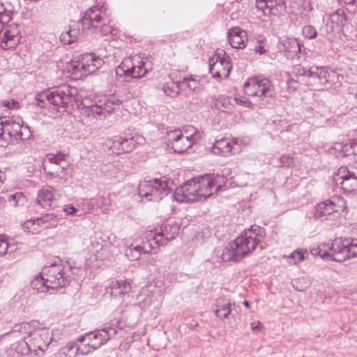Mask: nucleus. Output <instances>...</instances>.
Instances as JSON below:
<instances>
[{"instance_id": "f257e3e1", "label": "nucleus", "mask_w": 357, "mask_h": 357, "mask_svg": "<svg viewBox=\"0 0 357 357\" xmlns=\"http://www.w3.org/2000/svg\"><path fill=\"white\" fill-rule=\"evenodd\" d=\"M78 101L77 89L69 85H62L51 91L42 92L36 97V105L41 108L52 105L59 111L60 108L66 110L73 108L76 105L91 122L104 119L119 107V104L114 98L107 96L85 98L79 105Z\"/></svg>"}, {"instance_id": "f03ea898", "label": "nucleus", "mask_w": 357, "mask_h": 357, "mask_svg": "<svg viewBox=\"0 0 357 357\" xmlns=\"http://www.w3.org/2000/svg\"><path fill=\"white\" fill-rule=\"evenodd\" d=\"M225 183V178L219 174H206L192 178L178 188L176 190V198L179 202H195L207 197L218 192Z\"/></svg>"}, {"instance_id": "7ed1b4c3", "label": "nucleus", "mask_w": 357, "mask_h": 357, "mask_svg": "<svg viewBox=\"0 0 357 357\" xmlns=\"http://www.w3.org/2000/svg\"><path fill=\"white\" fill-rule=\"evenodd\" d=\"M266 236L264 228L257 225L245 229L234 241L224 250L222 257L225 261H238L255 250L257 246L264 249L261 243Z\"/></svg>"}, {"instance_id": "20e7f679", "label": "nucleus", "mask_w": 357, "mask_h": 357, "mask_svg": "<svg viewBox=\"0 0 357 357\" xmlns=\"http://www.w3.org/2000/svg\"><path fill=\"white\" fill-rule=\"evenodd\" d=\"M312 253L322 259L342 262L357 257V239L335 238L331 243H321Z\"/></svg>"}, {"instance_id": "39448f33", "label": "nucleus", "mask_w": 357, "mask_h": 357, "mask_svg": "<svg viewBox=\"0 0 357 357\" xmlns=\"http://www.w3.org/2000/svg\"><path fill=\"white\" fill-rule=\"evenodd\" d=\"M116 333V329L113 328H103L87 333L77 339L78 344H69L63 348V354L73 352L76 355L79 352L82 355H86L105 344Z\"/></svg>"}, {"instance_id": "423d86ee", "label": "nucleus", "mask_w": 357, "mask_h": 357, "mask_svg": "<svg viewBox=\"0 0 357 357\" xmlns=\"http://www.w3.org/2000/svg\"><path fill=\"white\" fill-rule=\"evenodd\" d=\"M64 275L63 267L61 264H52L45 267L40 273V276L33 280L32 287L43 292L50 289H56L65 287L68 283V280Z\"/></svg>"}, {"instance_id": "0eeeda50", "label": "nucleus", "mask_w": 357, "mask_h": 357, "mask_svg": "<svg viewBox=\"0 0 357 357\" xmlns=\"http://www.w3.org/2000/svg\"><path fill=\"white\" fill-rule=\"evenodd\" d=\"M82 24L84 29H95L103 36L113 34L114 29L103 5L94 6L86 10L82 18Z\"/></svg>"}, {"instance_id": "6e6552de", "label": "nucleus", "mask_w": 357, "mask_h": 357, "mask_svg": "<svg viewBox=\"0 0 357 357\" xmlns=\"http://www.w3.org/2000/svg\"><path fill=\"white\" fill-rule=\"evenodd\" d=\"M146 63L139 55H134L126 58L116 68V75L119 77L126 79H139L146 75L148 69L145 66Z\"/></svg>"}, {"instance_id": "1a4fd4ad", "label": "nucleus", "mask_w": 357, "mask_h": 357, "mask_svg": "<svg viewBox=\"0 0 357 357\" xmlns=\"http://www.w3.org/2000/svg\"><path fill=\"white\" fill-rule=\"evenodd\" d=\"M169 192V188L165 178L144 181L139 185V195L149 201L158 202Z\"/></svg>"}, {"instance_id": "9d476101", "label": "nucleus", "mask_w": 357, "mask_h": 357, "mask_svg": "<svg viewBox=\"0 0 357 357\" xmlns=\"http://www.w3.org/2000/svg\"><path fill=\"white\" fill-rule=\"evenodd\" d=\"M243 91L248 96L268 101L266 99L273 95V86L268 79L254 77L244 84Z\"/></svg>"}, {"instance_id": "9b49d317", "label": "nucleus", "mask_w": 357, "mask_h": 357, "mask_svg": "<svg viewBox=\"0 0 357 357\" xmlns=\"http://www.w3.org/2000/svg\"><path fill=\"white\" fill-rule=\"evenodd\" d=\"M67 157L68 155L63 153L47 155L43 164L45 172L52 178L66 180L68 167Z\"/></svg>"}, {"instance_id": "f8f14e48", "label": "nucleus", "mask_w": 357, "mask_h": 357, "mask_svg": "<svg viewBox=\"0 0 357 357\" xmlns=\"http://www.w3.org/2000/svg\"><path fill=\"white\" fill-rule=\"evenodd\" d=\"M31 132L28 126H23L13 119L3 120V140L8 144H13L20 140H26L31 137Z\"/></svg>"}, {"instance_id": "ddd939ff", "label": "nucleus", "mask_w": 357, "mask_h": 357, "mask_svg": "<svg viewBox=\"0 0 357 357\" xmlns=\"http://www.w3.org/2000/svg\"><path fill=\"white\" fill-rule=\"evenodd\" d=\"M334 181L346 193L357 192V164L340 167Z\"/></svg>"}, {"instance_id": "4468645a", "label": "nucleus", "mask_w": 357, "mask_h": 357, "mask_svg": "<svg viewBox=\"0 0 357 357\" xmlns=\"http://www.w3.org/2000/svg\"><path fill=\"white\" fill-rule=\"evenodd\" d=\"M222 52V56L219 53L209 60V71L213 77L218 79L227 78L231 69L230 57L225 52Z\"/></svg>"}, {"instance_id": "2eb2a0df", "label": "nucleus", "mask_w": 357, "mask_h": 357, "mask_svg": "<svg viewBox=\"0 0 357 357\" xmlns=\"http://www.w3.org/2000/svg\"><path fill=\"white\" fill-rule=\"evenodd\" d=\"M102 65V60L92 54H84L81 56L79 61L73 62L70 68L73 73H80V75H86L95 72Z\"/></svg>"}, {"instance_id": "dca6fc26", "label": "nucleus", "mask_w": 357, "mask_h": 357, "mask_svg": "<svg viewBox=\"0 0 357 357\" xmlns=\"http://www.w3.org/2000/svg\"><path fill=\"white\" fill-rule=\"evenodd\" d=\"M31 351L38 355V351L43 353L52 342V337L47 329H39L30 333L26 338Z\"/></svg>"}, {"instance_id": "f3484780", "label": "nucleus", "mask_w": 357, "mask_h": 357, "mask_svg": "<svg viewBox=\"0 0 357 357\" xmlns=\"http://www.w3.org/2000/svg\"><path fill=\"white\" fill-rule=\"evenodd\" d=\"M56 215L52 213H47L36 219H29L22 224L24 231L38 234L43 229L56 225Z\"/></svg>"}, {"instance_id": "a211bd4d", "label": "nucleus", "mask_w": 357, "mask_h": 357, "mask_svg": "<svg viewBox=\"0 0 357 357\" xmlns=\"http://www.w3.org/2000/svg\"><path fill=\"white\" fill-rule=\"evenodd\" d=\"M168 139L175 153H182L194 144L195 137L193 135H184L180 130H171L167 132Z\"/></svg>"}, {"instance_id": "6ab92c4d", "label": "nucleus", "mask_w": 357, "mask_h": 357, "mask_svg": "<svg viewBox=\"0 0 357 357\" xmlns=\"http://www.w3.org/2000/svg\"><path fill=\"white\" fill-rule=\"evenodd\" d=\"M344 208V199L339 197H333L317 204L314 215L315 218L319 219L324 216L342 211Z\"/></svg>"}, {"instance_id": "aec40b11", "label": "nucleus", "mask_w": 357, "mask_h": 357, "mask_svg": "<svg viewBox=\"0 0 357 357\" xmlns=\"http://www.w3.org/2000/svg\"><path fill=\"white\" fill-rule=\"evenodd\" d=\"M20 31L16 24L7 27L6 31L0 30V46L3 50L15 48L20 40Z\"/></svg>"}, {"instance_id": "412c9836", "label": "nucleus", "mask_w": 357, "mask_h": 357, "mask_svg": "<svg viewBox=\"0 0 357 357\" xmlns=\"http://www.w3.org/2000/svg\"><path fill=\"white\" fill-rule=\"evenodd\" d=\"M241 150V146L237 139L230 141L228 139L223 138L215 141L212 147V151L214 154H220L224 156L238 153Z\"/></svg>"}, {"instance_id": "4be33fe9", "label": "nucleus", "mask_w": 357, "mask_h": 357, "mask_svg": "<svg viewBox=\"0 0 357 357\" xmlns=\"http://www.w3.org/2000/svg\"><path fill=\"white\" fill-rule=\"evenodd\" d=\"M330 70L324 67L312 66L307 71V77L312 86L320 88L328 86Z\"/></svg>"}, {"instance_id": "5701e85b", "label": "nucleus", "mask_w": 357, "mask_h": 357, "mask_svg": "<svg viewBox=\"0 0 357 357\" xmlns=\"http://www.w3.org/2000/svg\"><path fill=\"white\" fill-rule=\"evenodd\" d=\"M229 44L233 48L243 49L248 42V34L238 26L230 29L227 32Z\"/></svg>"}, {"instance_id": "b1692460", "label": "nucleus", "mask_w": 357, "mask_h": 357, "mask_svg": "<svg viewBox=\"0 0 357 357\" xmlns=\"http://www.w3.org/2000/svg\"><path fill=\"white\" fill-rule=\"evenodd\" d=\"M179 226L177 224H167L162 225L159 231H156V238L159 245H165L169 241L175 238L179 233Z\"/></svg>"}, {"instance_id": "393cba45", "label": "nucleus", "mask_w": 357, "mask_h": 357, "mask_svg": "<svg viewBox=\"0 0 357 357\" xmlns=\"http://www.w3.org/2000/svg\"><path fill=\"white\" fill-rule=\"evenodd\" d=\"M278 48L289 59H293L301 52V45L296 38H288L280 41Z\"/></svg>"}, {"instance_id": "a878e982", "label": "nucleus", "mask_w": 357, "mask_h": 357, "mask_svg": "<svg viewBox=\"0 0 357 357\" xmlns=\"http://www.w3.org/2000/svg\"><path fill=\"white\" fill-rule=\"evenodd\" d=\"M37 203L45 209H50L56 206L53 188L50 186L43 187L38 193Z\"/></svg>"}, {"instance_id": "bb28decb", "label": "nucleus", "mask_w": 357, "mask_h": 357, "mask_svg": "<svg viewBox=\"0 0 357 357\" xmlns=\"http://www.w3.org/2000/svg\"><path fill=\"white\" fill-rule=\"evenodd\" d=\"M131 289L130 282L126 280H115L111 282L107 291L115 298H121L128 294Z\"/></svg>"}, {"instance_id": "cd10ccee", "label": "nucleus", "mask_w": 357, "mask_h": 357, "mask_svg": "<svg viewBox=\"0 0 357 357\" xmlns=\"http://www.w3.org/2000/svg\"><path fill=\"white\" fill-rule=\"evenodd\" d=\"M79 35V25L77 22H74L61 33L60 40L62 43L68 45L74 43Z\"/></svg>"}, {"instance_id": "c85d7f7f", "label": "nucleus", "mask_w": 357, "mask_h": 357, "mask_svg": "<svg viewBox=\"0 0 357 357\" xmlns=\"http://www.w3.org/2000/svg\"><path fill=\"white\" fill-rule=\"evenodd\" d=\"M215 307V314L220 319L228 317L229 314L231 313L230 301L225 298H220L217 299Z\"/></svg>"}, {"instance_id": "c756f323", "label": "nucleus", "mask_w": 357, "mask_h": 357, "mask_svg": "<svg viewBox=\"0 0 357 357\" xmlns=\"http://www.w3.org/2000/svg\"><path fill=\"white\" fill-rule=\"evenodd\" d=\"M158 241V238H156V231H149L145 234V238L142 241V245H138L142 253H149L150 252L155 245L160 246L159 245V242Z\"/></svg>"}, {"instance_id": "7c9ffc66", "label": "nucleus", "mask_w": 357, "mask_h": 357, "mask_svg": "<svg viewBox=\"0 0 357 357\" xmlns=\"http://www.w3.org/2000/svg\"><path fill=\"white\" fill-rule=\"evenodd\" d=\"M135 142V139L133 137L129 139L117 137L113 142V146L118 148L119 152H117V154H119L121 152L129 153L134 149Z\"/></svg>"}, {"instance_id": "2f4dec72", "label": "nucleus", "mask_w": 357, "mask_h": 357, "mask_svg": "<svg viewBox=\"0 0 357 357\" xmlns=\"http://www.w3.org/2000/svg\"><path fill=\"white\" fill-rule=\"evenodd\" d=\"M13 13L3 3H0V30L3 31L12 24H8L12 19Z\"/></svg>"}, {"instance_id": "473e14b6", "label": "nucleus", "mask_w": 357, "mask_h": 357, "mask_svg": "<svg viewBox=\"0 0 357 357\" xmlns=\"http://www.w3.org/2000/svg\"><path fill=\"white\" fill-rule=\"evenodd\" d=\"M164 93L169 96L175 97L179 91L182 90L181 84L179 82L170 81L166 82L162 87Z\"/></svg>"}, {"instance_id": "72a5a7b5", "label": "nucleus", "mask_w": 357, "mask_h": 357, "mask_svg": "<svg viewBox=\"0 0 357 357\" xmlns=\"http://www.w3.org/2000/svg\"><path fill=\"white\" fill-rule=\"evenodd\" d=\"M232 102H236V99H231L227 96H220L216 100L215 105L219 110L228 112L231 110L234 107Z\"/></svg>"}, {"instance_id": "f704fd0d", "label": "nucleus", "mask_w": 357, "mask_h": 357, "mask_svg": "<svg viewBox=\"0 0 357 357\" xmlns=\"http://www.w3.org/2000/svg\"><path fill=\"white\" fill-rule=\"evenodd\" d=\"M331 21L335 24L338 28H341L346 24L347 17L343 10L338 9L330 15Z\"/></svg>"}, {"instance_id": "c9c22d12", "label": "nucleus", "mask_w": 357, "mask_h": 357, "mask_svg": "<svg viewBox=\"0 0 357 357\" xmlns=\"http://www.w3.org/2000/svg\"><path fill=\"white\" fill-rule=\"evenodd\" d=\"M8 202L13 206H23L26 202V197L21 192H15L10 195L8 198Z\"/></svg>"}, {"instance_id": "e433bc0d", "label": "nucleus", "mask_w": 357, "mask_h": 357, "mask_svg": "<svg viewBox=\"0 0 357 357\" xmlns=\"http://www.w3.org/2000/svg\"><path fill=\"white\" fill-rule=\"evenodd\" d=\"M328 86H333L335 89L339 88L342 84L344 79L343 75L338 74L337 72L330 70L329 75H328Z\"/></svg>"}, {"instance_id": "4c0bfd02", "label": "nucleus", "mask_w": 357, "mask_h": 357, "mask_svg": "<svg viewBox=\"0 0 357 357\" xmlns=\"http://www.w3.org/2000/svg\"><path fill=\"white\" fill-rule=\"evenodd\" d=\"M180 82L181 84L182 90H183L185 88H188L190 91H194L199 86L198 82L195 79H194L192 75L183 77V79L181 81H180Z\"/></svg>"}, {"instance_id": "58836bf2", "label": "nucleus", "mask_w": 357, "mask_h": 357, "mask_svg": "<svg viewBox=\"0 0 357 357\" xmlns=\"http://www.w3.org/2000/svg\"><path fill=\"white\" fill-rule=\"evenodd\" d=\"M125 252L126 256L130 261H136L139 259V257H141V255L142 254V252L141 251V249L138 245H130L126 250Z\"/></svg>"}, {"instance_id": "ea45409f", "label": "nucleus", "mask_w": 357, "mask_h": 357, "mask_svg": "<svg viewBox=\"0 0 357 357\" xmlns=\"http://www.w3.org/2000/svg\"><path fill=\"white\" fill-rule=\"evenodd\" d=\"M307 255V252L303 250H297L294 251L290 255L288 256V259L292 261H289V264H297L305 259V255Z\"/></svg>"}, {"instance_id": "a19ab883", "label": "nucleus", "mask_w": 357, "mask_h": 357, "mask_svg": "<svg viewBox=\"0 0 357 357\" xmlns=\"http://www.w3.org/2000/svg\"><path fill=\"white\" fill-rule=\"evenodd\" d=\"M15 351L22 356L27 355L32 351L26 340L18 342L15 346Z\"/></svg>"}, {"instance_id": "79ce46f5", "label": "nucleus", "mask_w": 357, "mask_h": 357, "mask_svg": "<svg viewBox=\"0 0 357 357\" xmlns=\"http://www.w3.org/2000/svg\"><path fill=\"white\" fill-rule=\"evenodd\" d=\"M256 3L257 8L261 10L268 8L271 10L277 6L276 0H257Z\"/></svg>"}, {"instance_id": "37998d69", "label": "nucleus", "mask_w": 357, "mask_h": 357, "mask_svg": "<svg viewBox=\"0 0 357 357\" xmlns=\"http://www.w3.org/2000/svg\"><path fill=\"white\" fill-rule=\"evenodd\" d=\"M303 33L305 38L313 39L317 37V31L312 25H307L303 28Z\"/></svg>"}, {"instance_id": "c03bdc74", "label": "nucleus", "mask_w": 357, "mask_h": 357, "mask_svg": "<svg viewBox=\"0 0 357 357\" xmlns=\"http://www.w3.org/2000/svg\"><path fill=\"white\" fill-rule=\"evenodd\" d=\"M339 1L340 3L344 4L349 12L357 13V0H339Z\"/></svg>"}, {"instance_id": "a18cd8bd", "label": "nucleus", "mask_w": 357, "mask_h": 357, "mask_svg": "<svg viewBox=\"0 0 357 357\" xmlns=\"http://www.w3.org/2000/svg\"><path fill=\"white\" fill-rule=\"evenodd\" d=\"M266 40L262 36H259L257 38V44L255 46V51L259 54H262L266 52L265 48Z\"/></svg>"}, {"instance_id": "49530a36", "label": "nucleus", "mask_w": 357, "mask_h": 357, "mask_svg": "<svg viewBox=\"0 0 357 357\" xmlns=\"http://www.w3.org/2000/svg\"><path fill=\"white\" fill-rule=\"evenodd\" d=\"M107 328H113L116 329L117 333L116 334V335H119L120 336L123 337V326L122 325V322L120 320H119V319L118 320H116V319L112 320L111 325L109 326H108Z\"/></svg>"}, {"instance_id": "de8ad7c7", "label": "nucleus", "mask_w": 357, "mask_h": 357, "mask_svg": "<svg viewBox=\"0 0 357 357\" xmlns=\"http://www.w3.org/2000/svg\"><path fill=\"white\" fill-rule=\"evenodd\" d=\"M280 163L281 166L289 167L294 163V158L289 154H284L280 158Z\"/></svg>"}, {"instance_id": "09e8293b", "label": "nucleus", "mask_w": 357, "mask_h": 357, "mask_svg": "<svg viewBox=\"0 0 357 357\" xmlns=\"http://www.w3.org/2000/svg\"><path fill=\"white\" fill-rule=\"evenodd\" d=\"M8 249V242L7 239L3 236H0V257L5 255Z\"/></svg>"}, {"instance_id": "8fccbe9b", "label": "nucleus", "mask_w": 357, "mask_h": 357, "mask_svg": "<svg viewBox=\"0 0 357 357\" xmlns=\"http://www.w3.org/2000/svg\"><path fill=\"white\" fill-rule=\"evenodd\" d=\"M348 147L352 150V153L357 155V138L354 139L349 145L346 144L344 148L347 151Z\"/></svg>"}, {"instance_id": "3c124183", "label": "nucleus", "mask_w": 357, "mask_h": 357, "mask_svg": "<svg viewBox=\"0 0 357 357\" xmlns=\"http://www.w3.org/2000/svg\"><path fill=\"white\" fill-rule=\"evenodd\" d=\"M185 135H193L195 137V139H194V143H195L196 140L198 139V135L197 134L196 128L193 126H189L187 129L184 130Z\"/></svg>"}, {"instance_id": "603ef678", "label": "nucleus", "mask_w": 357, "mask_h": 357, "mask_svg": "<svg viewBox=\"0 0 357 357\" xmlns=\"http://www.w3.org/2000/svg\"><path fill=\"white\" fill-rule=\"evenodd\" d=\"M3 106L7 107L9 109H13L17 108L19 106V102L15 100H8V101H3L1 104Z\"/></svg>"}, {"instance_id": "864d4df0", "label": "nucleus", "mask_w": 357, "mask_h": 357, "mask_svg": "<svg viewBox=\"0 0 357 357\" xmlns=\"http://www.w3.org/2000/svg\"><path fill=\"white\" fill-rule=\"evenodd\" d=\"M63 211L68 215H73L77 211V209L72 205H66Z\"/></svg>"}, {"instance_id": "5fc2aeb1", "label": "nucleus", "mask_w": 357, "mask_h": 357, "mask_svg": "<svg viewBox=\"0 0 357 357\" xmlns=\"http://www.w3.org/2000/svg\"><path fill=\"white\" fill-rule=\"evenodd\" d=\"M262 327V324L260 321H255V322H252L250 324V328L252 329V331L256 332V331H259L261 330Z\"/></svg>"}, {"instance_id": "6e6d98bb", "label": "nucleus", "mask_w": 357, "mask_h": 357, "mask_svg": "<svg viewBox=\"0 0 357 357\" xmlns=\"http://www.w3.org/2000/svg\"><path fill=\"white\" fill-rule=\"evenodd\" d=\"M132 341H126L124 342H122L120 346L119 349L121 351H128L130 347V343Z\"/></svg>"}, {"instance_id": "4d7b16f0", "label": "nucleus", "mask_w": 357, "mask_h": 357, "mask_svg": "<svg viewBox=\"0 0 357 357\" xmlns=\"http://www.w3.org/2000/svg\"><path fill=\"white\" fill-rule=\"evenodd\" d=\"M3 121L1 119L0 121V139L3 140Z\"/></svg>"}, {"instance_id": "13d9d810", "label": "nucleus", "mask_w": 357, "mask_h": 357, "mask_svg": "<svg viewBox=\"0 0 357 357\" xmlns=\"http://www.w3.org/2000/svg\"><path fill=\"white\" fill-rule=\"evenodd\" d=\"M243 305H244L245 307H248L250 306L249 302H248V301H245L243 302Z\"/></svg>"}, {"instance_id": "bf43d9fd", "label": "nucleus", "mask_w": 357, "mask_h": 357, "mask_svg": "<svg viewBox=\"0 0 357 357\" xmlns=\"http://www.w3.org/2000/svg\"><path fill=\"white\" fill-rule=\"evenodd\" d=\"M97 247H98V248H101V247H102V245H100V244H98V243H97Z\"/></svg>"}, {"instance_id": "052dcab7", "label": "nucleus", "mask_w": 357, "mask_h": 357, "mask_svg": "<svg viewBox=\"0 0 357 357\" xmlns=\"http://www.w3.org/2000/svg\"><path fill=\"white\" fill-rule=\"evenodd\" d=\"M356 97H357V91H356Z\"/></svg>"}]
</instances>
